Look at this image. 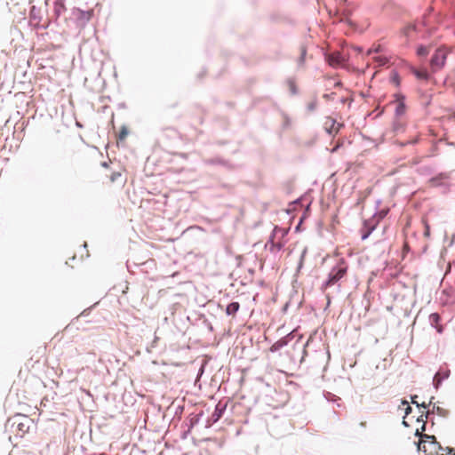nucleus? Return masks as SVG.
I'll return each mask as SVG.
<instances>
[{"label": "nucleus", "instance_id": "obj_1", "mask_svg": "<svg viewBox=\"0 0 455 455\" xmlns=\"http://www.w3.org/2000/svg\"><path fill=\"white\" fill-rule=\"evenodd\" d=\"M347 271V267L344 262H340L337 267H333L329 275V279L326 282V286H331L339 282L345 276Z\"/></svg>", "mask_w": 455, "mask_h": 455}, {"label": "nucleus", "instance_id": "obj_2", "mask_svg": "<svg viewBox=\"0 0 455 455\" xmlns=\"http://www.w3.org/2000/svg\"><path fill=\"white\" fill-rule=\"evenodd\" d=\"M447 54L448 52L444 49H438L435 51L431 59V67L434 71H437L444 66Z\"/></svg>", "mask_w": 455, "mask_h": 455}, {"label": "nucleus", "instance_id": "obj_3", "mask_svg": "<svg viewBox=\"0 0 455 455\" xmlns=\"http://www.w3.org/2000/svg\"><path fill=\"white\" fill-rule=\"evenodd\" d=\"M393 104H395V112L397 116H402L405 114L406 106L403 96L395 95V100L393 102Z\"/></svg>", "mask_w": 455, "mask_h": 455}, {"label": "nucleus", "instance_id": "obj_4", "mask_svg": "<svg viewBox=\"0 0 455 455\" xmlns=\"http://www.w3.org/2000/svg\"><path fill=\"white\" fill-rule=\"evenodd\" d=\"M323 125L326 132L330 134L337 133L339 131V128L342 126L341 124H338L336 120L330 116L325 118Z\"/></svg>", "mask_w": 455, "mask_h": 455}, {"label": "nucleus", "instance_id": "obj_5", "mask_svg": "<svg viewBox=\"0 0 455 455\" xmlns=\"http://www.w3.org/2000/svg\"><path fill=\"white\" fill-rule=\"evenodd\" d=\"M429 321L433 327H435L438 332L443 331V327L439 324L440 315L437 313H433L429 315Z\"/></svg>", "mask_w": 455, "mask_h": 455}, {"label": "nucleus", "instance_id": "obj_6", "mask_svg": "<svg viewBox=\"0 0 455 455\" xmlns=\"http://www.w3.org/2000/svg\"><path fill=\"white\" fill-rule=\"evenodd\" d=\"M343 61V58L339 52L328 56V62L331 66H338Z\"/></svg>", "mask_w": 455, "mask_h": 455}, {"label": "nucleus", "instance_id": "obj_7", "mask_svg": "<svg viewBox=\"0 0 455 455\" xmlns=\"http://www.w3.org/2000/svg\"><path fill=\"white\" fill-rule=\"evenodd\" d=\"M66 11L64 0H56L54 3V12L57 17L60 16Z\"/></svg>", "mask_w": 455, "mask_h": 455}, {"label": "nucleus", "instance_id": "obj_8", "mask_svg": "<svg viewBox=\"0 0 455 455\" xmlns=\"http://www.w3.org/2000/svg\"><path fill=\"white\" fill-rule=\"evenodd\" d=\"M225 409H226V404L225 405H221V403H219L216 405L215 411H214V412L212 414V418H213L214 421H217V420H219L220 419V417L222 416V413L225 411Z\"/></svg>", "mask_w": 455, "mask_h": 455}, {"label": "nucleus", "instance_id": "obj_9", "mask_svg": "<svg viewBox=\"0 0 455 455\" xmlns=\"http://www.w3.org/2000/svg\"><path fill=\"white\" fill-rule=\"evenodd\" d=\"M239 308L240 305L238 302H232L227 307L226 313L229 315H235Z\"/></svg>", "mask_w": 455, "mask_h": 455}, {"label": "nucleus", "instance_id": "obj_10", "mask_svg": "<svg viewBox=\"0 0 455 455\" xmlns=\"http://www.w3.org/2000/svg\"><path fill=\"white\" fill-rule=\"evenodd\" d=\"M413 74L419 79L427 80V78H428V73L426 69H421V70L415 69V70H413Z\"/></svg>", "mask_w": 455, "mask_h": 455}, {"label": "nucleus", "instance_id": "obj_11", "mask_svg": "<svg viewBox=\"0 0 455 455\" xmlns=\"http://www.w3.org/2000/svg\"><path fill=\"white\" fill-rule=\"evenodd\" d=\"M299 52H300V56L299 58V60H298V64L299 67H302L305 63V58H306V55H307V49L305 46H301L299 48Z\"/></svg>", "mask_w": 455, "mask_h": 455}, {"label": "nucleus", "instance_id": "obj_12", "mask_svg": "<svg viewBox=\"0 0 455 455\" xmlns=\"http://www.w3.org/2000/svg\"><path fill=\"white\" fill-rule=\"evenodd\" d=\"M282 247L283 245L280 243H275L272 241L269 245V251L271 252H276L279 251L282 249Z\"/></svg>", "mask_w": 455, "mask_h": 455}, {"label": "nucleus", "instance_id": "obj_13", "mask_svg": "<svg viewBox=\"0 0 455 455\" xmlns=\"http://www.w3.org/2000/svg\"><path fill=\"white\" fill-rule=\"evenodd\" d=\"M426 443H427V440L420 439L419 443H418L419 451H422L423 452L427 453V444H426Z\"/></svg>", "mask_w": 455, "mask_h": 455}, {"label": "nucleus", "instance_id": "obj_14", "mask_svg": "<svg viewBox=\"0 0 455 455\" xmlns=\"http://www.w3.org/2000/svg\"><path fill=\"white\" fill-rule=\"evenodd\" d=\"M420 439L427 440V443H429L430 444L435 443V437L434 435H421Z\"/></svg>", "mask_w": 455, "mask_h": 455}, {"label": "nucleus", "instance_id": "obj_15", "mask_svg": "<svg viewBox=\"0 0 455 455\" xmlns=\"http://www.w3.org/2000/svg\"><path fill=\"white\" fill-rule=\"evenodd\" d=\"M121 177H122V173L120 172H114L111 173V175L109 177L110 182L114 183L117 180H119Z\"/></svg>", "mask_w": 455, "mask_h": 455}, {"label": "nucleus", "instance_id": "obj_16", "mask_svg": "<svg viewBox=\"0 0 455 455\" xmlns=\"http://www.w3.org/2000/svg\"><path fill=\"white\" fill-rule=\"evenodd\" d=\"M128 134V130L126 127H122L120 132H119V140H123L126 138Z\"/></svg>", "mask_w": 455, "mask_h": 455}, {"label": "nucleus", "instance_id": "obj_17", "mask_svg": "<svg viewBox=\"0 0 455 455\" xmlns=\"http://www.w3.org/2000/svg\"><path fill=\"white\" fill-rule=\"evenodd\" d=\"M422 221H423L424 226H425L424 235L426 237H429L430 236V227H429V225H428V223H427V221L426 220H423Z\"/></svg>", "mask_w": 455, "mask_h": 455}, {"label": "nucleus", "instance_id": "obj_18", "mask_svg": "<svg viewBox=\"0 0 455 455\" xmlns=\"http://www.w3.org/2000/svg\"><path fill=\"white\" fill-rule=\"evenodd\" d=\"M373 229H374V227H371V228H368L365 231H362V239L365 240L366 238H368Z\"/></svg>", "mask_w": 455, "mask_h": 455}, {"label": "nucleus", "instance_id": "obj_19", "mask_svg": "<svg viewBox=\"0 0 455 455\" xmlns=\"http://www.w3.org/2000/svg\"><path fill=\"white\" fill-rule=\"evenodd\" d=\"M427 53H428V51H427V49L426 47L421 46V47H419V48L418 49V54H419V55L425 56V55H427Z\"/></svg>", "mask_w": 455, "mask_h": 455}, {"label": "nucleus", "instance_id": "obj_20", "mask_svg": "<svg viewBox=\"0 0 455 455\" xmlns=\"http://www.w3.org/2000/svg\"><path fill=\"white\" fill-rule=\"evenodd\" d=\"M283 346V343L282 342H276L271 347H270V350L271 351H276L277 349H279L281 347Z\"/></svg>", "mask_w": 455, "mask_h": 455}, {"label": "nucleus", "instance_id": "obj_21", "mask_svg": "<svg viewBox=\"0 0 455 455\" xmlns=\"http://www.w3.org/2000/svg\"><path fill=\"white\" fill-rule=\"evenodd\" d=\"M414 29H415V27L413 25H409L404 28L403 32L405 33V35H408L411 31H412Z\"/></svg>", "mask_w": 455, "mask_h": 455}, {"label": "nucleus", "instance_id": "obj_22", "mask_svg": "<svg viewBox=\"0 0 455 455\" xmlns=\"http://www.w3.org/2000/svg\"><path fill=\"white\" fill-rule=\"evenodd\" d=\"M78 12H79V13H80V14H82V15H85V16H86V17H85V18H86V20H89V19H90V17H91V12H86V13H85V12H84L83 11H78Z\"/></svg>", "mask_w": 455, "mask_h": 455}, {"label": "nucleus", "instance_id": "obj_23", "mask_svg": "<svg viewBox=\"0 0 455 455\" xmlns=\"http://www.w3.org/2000/svg\"><path fill=\"white\" fill-rule=\"evenodd\" d=\"M379 61L380 65H385L387 63L386 58H379Z\"/></svg>", "mask_w": 455, "mask_h": 455}, {"label": "nucleus", "instance_id": "obj_24", "mask_svg": "<svg viewBox=\"0 0 455 455\" xmlns=\"http://www.w3.org/2000/svg\"><path fill=\"white\" fill-rule=\"evenodd\" d=\"M409 251V244L408 243H404L403 244V251Z\"/></svg>", "mask_w": 455, "mask_h": 455}, {"label": "nucleus", "instance_id": "obj_25", "mask_svg": "<svg viewBox=\"0 0 455 455\" xmlns=\"http://www.w3.org/2000/svg\"><path fill=\"white\" fill-rule=\"evenodd\" d=\"M333 95H334V93H331V94H324V95H323V97L329 100V99H333V97H332Z\"/></svg>", "mask_w": 455, "mask_h": 455}, {"label": "nucleus", "instance_id": "obj_26", "mask_svg": "<svg viewBox=\"0 0 455 455\" xmlns=\"http://www.w3.org/2000/svg\"><path fill=\"white\" fill-rule=\"evenodd\" d=\"M403 403L408 404L407 402H404ZM411 411V408L409 405H407L406 411H405L406 414H408Z\"/></svg>", "mask_w": 455, "mask_h": 455}, {"label": "nucleus", "instance_id": "obj_27", "mask_svg": "<svg viewBox=\"0 0 455 455\" xmlns=\"http://www.w3.org/2000/svg\"><path fill=\"white\" fill-rule=\"evenodd\" d=\"M340 85V82H336L335 83V86H339Z\"/></svg>", "mask_w": 455, "mask_h": 455}, {"label": "nucleus", "instance_id": "obj_28", "mask_svg": "<svg viewBox=\"0 0 455 455\" xmlns=\"http://www.w3.org/2000/svg\"><path fill=\"white\" fill-rule=\"evenodd\" d=\"M412 403H416L419 406V403L412 398Z\"/></svg>", "mask_w": 455, "mask_h": 455}, {"label": "nucleus", "instance_id": "obj_29", "mask_svg": "<svg viewBox=\"0 0 455 455\" xmlns=\"http://www.w3.org/2000/svg\"><path fill=\"white\" fill-rule=\"evenodd\" d=\"M421 406H422V407H424V408H426V407H427V405H426V403H423L421 404Z\"/></svg>", "mask_w": 455, "mask_h": 455}, {"label": "nucleus", "instance_id": "obj_30", "mask_svg": "<svg viewBox=\"0 0 455 455\" xmlns=\"http://www.w3.org/2000/svg\"><path fill=\"white\" fill-rule=\"evenodd\" d=\"M100 455H106L105 453H100Z\"/></svg>", "mask_w": 455, "mask_h": 455}]
</instances>
